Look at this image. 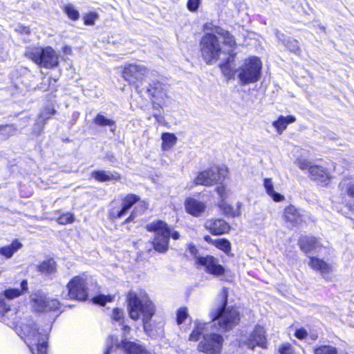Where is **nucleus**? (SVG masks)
<instances>
[{"label":"nucleus","mask_w":354,"mask_h":354,"mask_svg":"<svg viewBox=\"0 0 354 354\" xmlns=\"http://www.w3.org/2000/svg\"><path fill=\"white\" fill-rule=\"evenodd\" d=\"M235 45L230 47L226 45L222 37H218L212 33H205L201 38L200 49L203 58L207 64L216 62L218 59L225 62L221 64L223 70L225 67L231 68V62L234 58Z\"/></svg>","instance_id":"1"},{"label":"nucleus","mask_w":354,"mask_h":354,"mask_svg":"<svg viewBox=\"0 0 354 354\" xmlns=\"http://www.w3.org/2000/svg\"><path fill=\"white\" fill-rule=\"evenodd\" d=\"M227 289L223 288L219 295L218 306L213 308L210 313L212 322L209 323L210 327H215L221 332H227L237 325L241 320V314L236 308L227 306Z\"/></svg>","instance_id":"2"},{"label":"nucleus","mask_w":354,"mask_h":354,"mask_svg":"<svg viewBox=\"0 0 354 354\" xmlns=\"http://www.w3.org/2000/svg\"><path fill=\"white\" fill-rule=\"evenodd\" d=\"M209 324H199L192 332L189 340L198 341L203 335L202 339L198 344V350L205 354H221L224 339L220 334L207 333Z\"/></svg>","instance_id":"3"},{"label":"nucleus","mask_w":354,"mask_h":354,"mask_svg":"<svg viewBox=\"0 0 354 354\" xmlns=\"http://www.w3.org/2000/svg\"><path fill=\"white\" fill-rule=\"evenodd\" d=\"M34 326V322L32 319L28 320L26 323H21L17 333L32 354H47V331L41 332Z\"/></svg>","instance_id":"4"},{"label":"nucleus","mask_w":354,"mask_h":354,"mask_svg":"<svg viewBox=\"0 0 354 354\" xmlns=\"http://www.w3.org/2000/svg\"><path fill=\"white\" fill-rule=\"evenodd\" d=\"M127 301L130 317L133 320L142 318L145 328L155 311L151 301L145 294L137 295L134 292H130L127 296Z\"/></svg>","instance_id":"5"},{"label":"nucleus","mask_w":354,"mask_h":354,"mask_svg":"<svg viewBox=\"0 0 354 354\" xmlns=\"http://www.w3.org/2000/svg\"><path fill=\"white\" fill-rule=\"evenodd\" d=\"M28 290L27 280L20 283V288H9L0 294V320L7 325L16 326L18 316L15 309L10 308L6 299H12L24 295Z\"/></svg>","instance_id":"6"},{"label":"nucleus","mask_w":354,"mask_h":354,"mask_svg":"<svg viewBox=\"0 0 354 354\" xmlns=\"http://www.w3.org/2000/svg\"><path fill=\"white\" fill-rule=\"evenodd\" d=\"M147 230L153 233L152 244L156 251L164 253L167 251L170 236L173 239L180 238L178 232H170L167 224L162 221H154L147 225Z\"/></svg>","instance_id":"7"},{"label":"nucleus","mask_w":354,"mask_h":354,"mask_svg":"<svg viewBox=\"0 0 354 354\" xmlns=\"http://www.w3.org/2000/svg\"><path fill=\"white\" fill-rule=\"evenodd\" d=\"M25 56L40 67L53 68L59 65V56L50 46L27 48Z\"/></svg>","instance_id":"8"},{"label":"nucleus","mask_w":354,"mask_h":354,"mask_svg":"<svg viewBox=\"0 0 354 354\" xmlns=\"http://www.w3.org/2000/svg\"><path fill=\"white\" fill-rule=\"evenodd\" d=\"M262 63L257 57L245 60L239 69V78L241 84H249L258 82L261 76Z\"/></svg>","instance_id":"9"},{"label":"nucleus","mask_w":354,"mask_h":354,"mask_svg":"<svg viewBox=\"0 0 354 354\" xmlns=\"http://www.w3.org/2000/svg\"><path fill=\"white\" fill-rule=\"evenodd\" d=\"M88 277L85 274L75 276L68 283L66 297L71 299L85 300L88 296Z\"/></svg>","instance_id":"10"},{"label":"nucleus","mask_w":354,"mask_h":354,"mask_svg":"<svg viewBox=\"0 0 354 354\" xmlns=\"http://www.w3.org/2000/svg\"><path fill=\"white\" fill-rule=\"evenodd\" d=\"M148 72V68L144 65L129 64L123 68L122 77L129 84L138 87Z\"/></svg>","instance_id":"11"},{"label":"nucleus","mask_w":354,"mask_h":354,"mask_svg":"<svg viewBox=\"0 0 354 354\" xmlns=\"http://www.w3.org/2000/svg\"><path fill=\"white\" fill-rule=\"evenodd\" d=\"M140 198L135 194H128L121 199L113 200L110 203L109 215L113 218H120L136 203L139 201Z\"/></svg>","instance_id":"12"},{"label":"nucleus","mask_w":354,"mask_h":354,"mask_svg":"<svg viewBox=\"0 0 354 354\" xmlns=\"http://www.w3.org/2000/svg\"><path fill=\"white\" fill-rule=\"evenodd\" d=\"M32 308L37 312L55 310L59 307L57 299H50L41 291L37 290L30 295Z\"/></svg>","instance_id":"13"},{"label":"nucleus","mask_w":354,"mask_h":354,"mask_svg":"<svg viewBox=\"0 0 354 354\" xmlns=\"http://www.w3.org/2000/svg\"><path fill=\"white\" fill-rule=\"evenodd\" d=\"M239 344L240 346H246L251 349H254L256 346L266 348V337L263 327L257 326L250 337L246 335H241L239 339Z\"/></svg>","instance_id":"14"},{"label":"nucleus","mask_w":354,"mask_h":354,"mask_svg":"<svg viewBox=\"0 0 354 354\" xmlns=\"http://www.w3.org/2000/svg\"><path fill=\"white\" fill-rule=\"evenodd\" d=\"M197 264L204 267L205 270L216 277L223 276L225 273L223 267L218 263V261L213 256L198 257L196 259Z\"/></svg>","instance_id":"15"},{"label":"nucleus","mask_w":354,"mask_h":354,"mask_svg":"<svg viewBox=\"0 0 354 354\" xmlns=\"http://www.w3.org/2000/svg\"><path fill=\"white\" fill-rule=\"evenodd\" d=\"M308 265L313 270L318 272L324 279H327L328 275L335 270V266L332 263L315 257H310Z\"/></svg>","instance_id":"16"},{"label":"nucleus","mask_w":354,"mask_h":354,"mask_svg":"<svg viewBox=\"0 0 354 354\" xmlns=\"http://www.w3.org/2000/svg\"><path fill=\"white\" fill-rule=\"evenodd\" d=\"M309 178L320 185L326 187L330 183L333 176L328 169L315 165L309 174Z\"/></svg>","instance_id":"17"},{"label":"nucleus","mask_w":354,"mask_h":354,"mask_svg":"<svg viewBox=\"0 0 354 354\" xmlns=\"http://www.w3.org/2000/svg\"><path fill=\"white\" fill-rule=\"evenodd\" d=\"M205 227L214 235L224 234L230 230V225L223 219L207 220Z\"/></svg>","instance_id":"18"},{"label":"nucleus","mask_w":354,"mask_h":354,"mask_svg":"<svg viewBox=\"0 0 354 354\" xmlns=\"http://www.w3.org/2000/svg\"><path fill=\"white\" fill-rule=\"evenodd\" d=\"M113 344L115 345L117 348H123L127 354H147L145 349L136 343L128 342L126 339L118 343L117 339L113 340V338H111V346L106 350L104 354H109L110 350Z\"/></svg>","instance_id":"19"},{"label":"nucleus","mask_w":354,"mask_h":354,"mask_svg":"<svg viewBox=\"0 0 354 354\" xmlns=\"http://www.w3.org/2000/svg\"><path fill=\"white\" fill-rule=\"evenodd\" d=\"M204 30L209 31L208 33H212L216 35L218 37H222L226 45H229L232 47L235 45L234 37L230 34L228 31L224 30L221 28L214 26L212 23H206L204 26Z\"/></svg>","instance_id":"20"},{"label":"nucleus","mask_w":354,"mask_h":354,"mask_svg":"<svg viewBox=\"0 0 354 354\" xmlns=\"http://www.w3.org/2000/svg\"><path fill=\"white\" fill-rule=\"evenodd\" d=\"M147 91L149 96L151 97L153 102H157L158 104L162 102L167 94L164 86L159 82H155L150 84Z\"/></svg>","instance_id":"21"},{"label":"nucleus","mask_w":354,"mask_h":354,"mask_svg":"<svg viewBox=\"0 0 354 354\" xmlns=\"http://www.w3.org/2000/svg\"><path fill=\"white\" fill-rule=\"evenodd\" d=\"M216 174L213 168L198 174L194 180L196 185L211 186L217 182Z\"/></svg>","instance_id":"22"},{"label":"nucleus","mask_w":354,"mask_h":354,"mask_svg":"<svg viewBox=\"0 0 354 354\" xmlns=\"http://www.w3.org/2000/svg\"><path fill=\"white\" fill-rule=\"evenodd\" d=\"M338 189L342 196L354 198V174L344 176L339 183Z\"/></svg>","instance_id":"23"},{"label":"nucleus","mask_w":354,"mask_h":354,"mask_svg":"<svg viewBox=\"0 0 354 354\" xmlns=\"http://www.w3.org/2000/svg\"><path fill=\"white\" fill-rule=\"evenodd\" d=\"M283 218L288 225L292 227L301 224L303 221L302 215L292 205H289L284 209Z\"/></svg>","instance_id":"24"},{"label":"nucleus","mask_w":354,"mask_h":354,"mask_svg":"<svg viewBox=\"0 0 354 354\" xmlns=\"http://www.w3.org/2000/svg\"><path fill=\"white\" fill-rule=\"evenodd\" d=\"M205 207L204 203L194 198H187L185 201L186 212L196 217L201 216L205 212Z\"/></svg>","instance_id":"25"},{"label":"nucleus","mask_w":354,"mask_h":354,"mask_svg":"<svg viewBox=\"0 0 354 354\" xmlns=\"http://www.w3.org/2000/svg\"><path fill=\"white\" fill-rule=\"evenodd\" d=\"M263 185L267 195L274 202H281L285 200V196L277 192L274 182L271 178H265L263 180Z\"/></svg>","instance_id":"26"},{"label":"nucleus","mask_w":354,"mask_h":354,"mask_svg":"<svg viewBox=\"0 0 354 354\" xmlns=\"http://www.w3.org/2000/svg\"><path fill=\"white\" fill-rule=\"evenodd\" d=\"M91 176L100 182L118 181L120 180V174L118 172L110 171H95L92 172Z\"/></svg>","instance_id":"27"},{"label":"nucleus","mask_w":354,"mask_h":354,"mask_svg":"<svg viewBox=\"0 0 354 354\" xmlns=\"http://www.w3.org/2000/svg\"><path fill=\"white\" fill-rule=\"evenodd\" d=\"M296 121V118L293 115H280L277 120L272 122V126L276 129L278 134L281 135L286 129L287 126Z\"/></svg>","instance_id":"28"},{"label":"nucleus","mask_w":354,"mask_h":354,"mask_svg":"<svg viewBox=\"0 0 354 354\" xmlns=\"http://www.w3.org/2000/svg\"><path fill=\"white\" fill-rule=\"evenodd\" d=\"M22 247L23 244L20 241L14 240L11 243L0 248V254L6 259H10Z\"/></svg>","instance_id":"29"},{"label":"nucleus","mask_w":354,"mask_h":354,"mask_svg":"<svg viewBox=\"0 0 354 354\" xmlns=\"http://www.w3.org/2000/svg\"><path fill=\"white\" fill-rule=\"evenodd\" d=\"M299 244L301 249L306 253L317 250L319 247L318 241L314 237H302Z\"/></svg>","instance_id":"30"},{"label":"nucleus","mask_w":354,"mask_h":354,"mask_svg":"<svg viewBox=\"0 0 354 354\" xmlns=\"http://www.w3.org/2000/svg\"><path fill=\"white\" fill-rule=\"evenodd\" d=\"M161 148L163 151L171 149L177 142V137L171 133H163L161 136Z\"/></svg>","instance_id":"31"},{"label":"nucleus","mask_w":354,"mask_h":354,"mask_svg":"<svg viewBox=\"0 0 354 354\" xmlns=\"http://www.w3.org/2000/svg\"><path fill=\"white\" fill-rule=\"evenodd\" d=\"M219 207L222 211L223 214H224L225 216L228 217L234 218L239 216L241 214L239 205H238L236 207H234L227 204L225 201H223L221 202Z\"/></svg>","instance_id":"32"},{"label":"nucleus","mask_w":354,"mask_h":354,"mask_svg":"<svg viewBox=\"0 0 354 354\" xmlns=\"http://www.w3.org/2000/svg\"><path fill=\"white\" fill-rule=\"evenodd\" d=\"M37 270L47 274H54L57 271L56 262L53 259L44 261L37 266Z\"/></svg>","instance_id":"33"},{"label":"nucleus","mask_w":354,"mask_h":354,"mask_svg":"<svg viewBox=\"0 0 354 354\" xmlns=\"http://www.w3.org/2000/svg\"><path fill=\"white\" fill-rule=\"evenodd\" d=\"M214 245L227 255H230L231 252V243L227 239H216L215 241H214Z\"/></svg>","instance_id":"34"},{"label":"nucleus","mask_w":354,"mask_h":354,"mask_svg":"<svg viewBox=\"0 0 354 354\" xmlns=\"http://www.w3.org/2000/svg\"><path fill=\"white\" fill-rule=\"evenodd\" d=\"M295 164L302 171L307 170L310 174L313 167L315 165H313L311 162L306 159L304 158H297L296 159Z\"/></svg>","instance_id":"35"},{"label":"nucleus","mask_w":354,"mask_h":354,"mask_svg":"<svg viewBox=\"0 0 354 354\" xmlns=\"http://www.w3.org/2000/svg\"><path fill=\"white\" fill-rule=\"evenodd\" d=\"M282 43L288 48L291 52L295 53H300V48L298 45V41L292 38H288L282 41Z\"/></svg>","instance_id":"36"},{"label":"nucleus","mask_w":354,"mask_h":354,"mask_svg":"<svg viewBox=\"0 0 354 354\" xmlns=\"http://www.w3.org/2000/svg\"><path fill=\"white\" fill-rule=\"evenodd\" d=\"M64 12L67 15L68 18L72 20H77L80 17L79 12L75 9V6L72 4H68L64 6Z\"/></svg>","instance_id":"37"},{"label":"nucleus","mask_w":354,"mask_h":354,"mask_svg":"<svg viewBox=\"0 0 354 354\" xmlns=\"http://www.w3.org/2000/svg\"><path fill=\"white\" fill-rule=\"evenodd\" d=\"M315 354H337L335 347L330 346H322L315 349Z\"/></svg>","instance_id":"38"},{"label":"nucleus","mask_w":354,"mask_h":354,"mask_svg":"<svg viewBox=\"0 0 354 354\" xmlns=\"http://www.w3.org/2000/svg\"><path fill=\"white\" fill-rule=\"evenodd\" d=\"M95 122L96 124L99 126H113L114 124V122L111 120L106 118L105 116L102 115H97L95 118Z\"/></svg>","instance_id":"39"},{"label":"nucleus","mask_w":354,"mask_h":354,"mask_svg":"<svg viewBox=\"0 0 354 354\" xmlns=\"http://www.w3.org/2000/svg\"><path fill=\"white\" fill-rule=\"evenodd\" d=\"M74 221V216L73 214L66 213L59 216L57 221L62 225H66L68 223H71Z\"/></svg>","instance_id":"40"},{"label":"nucleus","mask_w":354,"mask_h":354,"mask_svg":"<svg viewBox=\"0 0 354 354\" xmlns=\"http://www.w3.org/2000/svg\"><path fill=\"white\" fill-rule=\"evenodd\" d=\"M16 132L17 129L13 125L0 126V133L3 136H12Z\"/></svg>","instance_id":"41"},{"label":"nucleus","mask_w":354,"mask_h":354,"mask_svg":"<svg viewBox=\"0 0 354 354\" xmlns=\"http://www.w3.org/2000/svg\"><path fill=\"white\" fill-rule=\"evenodd\" d=\"M113 297L111 296L104 295H100L93 299L94 303L100 304L102 306H104L106 303L111 301Z\"/></svg>","instance_id":"42"},{"label":"nucleus","mask_w":354,"mask_h":354,"mask_svg":"<svg viewBox=\"0 0 354 354\" xmlns=\"http://www.w3.org/2000/svg\"><path fill=\"white\" fill-rule=\"evenodd\" d=\"M98 18V15L95 12H90L84 17V24L86 25H94L95 20Z\"/></svg>","instance_id":"43"},{"label":"nucleus","mask_w":354,"mask_h":354,"mask_svg":"<svg viewBox=\"0 0 354 354\" xmlns=\"http://www.w3.org/2000/svg\"><path fill=\"white\" fill-rule=\"evenodd\" d=\"M111 317L113 320L118 322L120 324H123L124 314L120 309L115 308L113 310Z\"/></svg>","instance_id":"44"},{"label":"nucleus","mask_w":354,"mask_h":354,"mask_svg":"<svg viewBox=\"0 0 354 354\" xmlns=\"http://www.w3.org/2000/svg\"><path fill=\"white\" fill-rule=\"evenodd\" d=\"M187 310L185 308H179L177 312V322L182 324L187 317Z\"/></svg>","instance_id":"45"},{"label":"nucleus","mask_w":354,"mask_h":354,"mask_svg":"<svg viewBox=\"0 0 354 354\" xmlns=\"http://www.w3.org/2000/svg\"><path fill=\"white\" fill-rule=\"evenodd\" d=\"M214 169L216 174V177L218 178L217 181L224 179V178L227 176L228 173L227 168L225 167H222Z\"/></svg>","instance_id":"46"},{"label":"nucleus","mask_w":354,"mask_h":354,"mask_svg":"<svg viewBox=\"0 0 354 354\" xmlns=\"http://www.w3.org/2000/svg\"><path fill=\"white\" fill-rule=\"evenodd\" d=\"M279 353L280 354H292V347L288 343L283 344L279 347Z\"/></svg>","instance_id":"47"},{"label":"nucleus","mask_w":354,"mask_h":354,"mask_svg":"<svg viewBox=\"0 0 354 354\" xmlns=\"http://www.w3.org/2000/svg\"><path fill=\"white\" fill-rule=\"evenodd\" d=\"M216 192L221 198V202L225 201L227 196V192L223 185H221L216 187Z\"/></svg>","instance_id":"48"},{"label":"nucleus","mask_w":354,"mask_h":354,"mask_svg":"<svg viewBox=\"0 0 354 354\" xmlns=\"http://www.w3.org/2000/svg\"><path fill=\"white\" fill-rule=\"evenodd\" d=\"M200 5V0H188L187 8L191 11H195Z\"/></svg>","instance_id":"49"},{"label":"nucleus","mask_w":354,"mask_h":354,"mask_svg":"<svg viewBox=\"0 0 354 354\" xmlns=\"http://www.w3.org/2000/svg\"><path fill=\"white\" fill-rule=\"evenodd\" d=\"M15 30L20 33L21 35H29L30 33V30L28 27L24 26L21 25L18 26Z\"/></svg>","instance_id":"50"},{"label":"nucleus","mask_w":354,"mask_h":354,"mask_svg":"<svg viewBox=\"0 0 354 354\" xmlns=\"http://www.w3.org/2000/svg\"><path fill=\"white\" fill-rule=\"evenodd\" d=\"M295 336L299 339H304L307 336V332L304 329H298L295 332Z\"/></svg>","instance_id":"51"},{"label":"nucleus","mask_w":354,"mask_h":354,"mask_svg":"<svg viewBox=\"0 0 354 354\" xmlns=\"http://www.w3.org/2000/svg\"><path fill=\"white\" fill-rule=\"evenodd\" d=\"M204 239L205 241L208 243H211L214 245V241H215V239H213L212 237H210L209 236H205L204 237Z\"/></svg>","instance_id":"52"},{"label":"nucleus","mask_w":354,"mask_h":354,"mask_svg":"<svg viewBox=\"0 0 354 354\" xmlns=\"http://www.w3.org/2000/svg\"><path fill=\"white\" fill-rule=\"evenodd\" d=\"M189 250L190 253H192L194 255H195L197 252V249L194 245H189Z\"/></svg>","instance_id":"53"},{"label":"nucleus","mask_w":354,"mask_h":354,"mask_svg":"<svg viewBox=\"0 0 354 354\" xmlns=\"http://www.w3.org/2000/svg\"><path fill=\"white\" fill-rule=\"evenodd\" d=\"M159 123H162L164 121V118L161 115H153Z\"/></svg>","instance_id":"54"},{"label":"nucleus","mask_w":354,"mask_h":354,"mask_svg":"<svg viewBox=\"0 0 354 354\" xmlns=\"http://www.w3.org/2000/svg\"><path fill=\"white\" fill-rule=\"evenodd\" d=\"M139 205L140 206V207H141V209H142V210H145V209H146L147 208V204L145 202H144V201H142V202L139 204Z\"/></svg>","instance_id":"55"},{"label":"nucleus","mask_w":354,"mask_h":354,"mask_svg":"<svg viewBox=\"0 0 354 354\" xmlns=\"http://www.w3.org/2000/svg\"><path fill=\"white\" fill-rule=\"evenodd\" d=\"M133 214H134V213L133 212V213L131 214V216H130L127 219V222H129V221H131L133 219V218L134 217Z\"/></svg>","instance_id":"56"},{"label":"nucleus","mask_w":354,"mask_h":354,"mask_svg":"<svg viewBox=\"0 0 354 354\" xmlns=\"http://www.w3.org/2000/svg\"><path fill=\"white\" fill-rule=\"evenodd\" d=\"M123 330L126 333V332H129L130 330V328L127 326H124L123 327Z\"/></svg>","instance_id":"57"},{"label":"nucleus","mask_w":354,"mask_h":354,"mask_svg":"<svg viewBox=\"0 0 354 354\" xmlns=\"http://www.w3.org/2000/svg\"><path fill=\"white\" fill-rule=\"evenodd\" d=\"M48 82H49V84H50L52 82H53L54 84L56 82V80L55 79H49L48 80Z\"/></svg>","instance_id":"58"},{"label":"nucleus","mask_w":354,"mask_h":354,"mask_svg":"<svg viewBox=\"0 0 354 354\" xmlns=\"http://www.w3.org/2000/svg\"><path fill=\"white\" fill-rule=\"evenodd\" d=\"M65 52H71V48L68 47H66Z\"/></svg>","instance_id":"59"},{"label":"nucleus","mask_w":354,"mask_h":354,"mask_svg":"<svg viewBox=\"0 0 354 354\" xmlns=\"http://www.w3.org/2000/svg\"><path fill=\"white\" fill-rule=\"evenodd\" d=\"M65 52H71V48L68 47H66Z\"/></svg>","instance_id":"60"},{"label":"nucleus","mask_w":354,"mask_h":354,"mask_svg":"<svg viewBox=\"0 0 354 354\" xmlns=\"http://www.w3.org/2000/svg\"><path fill=\"white\" fill-rule=\"evenodd\" d=\"M3 272V268H0V274Z\"/></svg>","instance_id":"61"}]
</instances>
